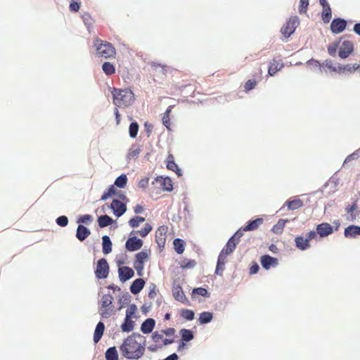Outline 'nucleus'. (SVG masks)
I'll return each mask as SVG.
<instances>
[{"label":"nucleus","instance_id":"37998d69","mask_svg":"<svg viewBox=\"0 0 360 360\" xmlns=\"http://www.w3.org/2000/svg\"><path fill=\"white\" fill-rule=\"evenodd\" d=\"M141 151V150L140 146H133L129 150L128 157L129 158L136 159L139 157Z\"/></svg>","mask_w":360,"mask_h":360},{"label":"nucleus","instance_id":"774afa93","mask_svg":"<svg viewBox=\"0 0 360 360\" xmlns=\"http://www.w3.org/2000/svg\"><path fill=\"white\" fill-rule=\"evenodd\" d=\"M144 210V208L142 205H136L134 207V211L136 214H140L141 212H143Z\"/></svg>","mask_w":360,"mask_h":360},{"label":"nucleus","instance_id":"39448f33","mask_svg":"<svg viewBox=\"0 0 360 360\" xmlns=\"http://www.w3.org/2000/svg\"><path fill=\"white\" fill-rule=\"evenodd\" d=\"M316 238V232L311 231L304 238L302 236H297L295 239L296 247L300 250H306L310 248L309 241Z\"/></svg>","mask_w":360,"mask_h":360},{"label":"nucleus","instance_id":"603ef678","mask_svg":"<svg viewBox=\"0 0 360 360\" xmlns=\"http://www.w3.org/2000/svg\"><path fill=\"white\" fill-rule=\"evenodd\" d=\"M195 265H196V262L194 259H184L181 262V266L183 269L193 268Z\"/></svg>","mask_w":360,"mask_h":360},{"label":"nucleus","instance_id":"a878e982","mask_svg":"<svg viewBox=\"0 0 360 360\" xmlns=\"http://www.w3.org/2000/svg\"><path fill=\"white\" fill-rule=\"evenodd\" d=\"M145 285V281L142 278L136 279L131 284L130 287V290L132 294L136 295L141 292V290L143 288Z\"/></svg>","mask_w":360,"mask_h":360},{"label":"nucleus","instance_id":"09e8293b","mask_svg":"<svg viewBox=\"0 0 360 360\" xmlns=\"http://www.w3.org/2000/svg\"><path fill=\"white\" fill-rule=\"evenodd\" d=\"M145 221V218L142 217H134L129 221L131 227L135 228L139 226L141 223Z\"/></svg>","mask_w":360,"mask_h":360},{"label":"nucleus","instance_id":"2eb2a0df","mask_svg":"<svg viewBox=\"0 0 360 360\" xmlns=\"http://www.w3.org/2000/svg\"><path fill=\"white\" fill-rule=\"evenodd\" d=\"M168 227L167 226H160L155 232V241L160 246H164L166 242V235Z\"/></svg>","mask_w":360,"mask_h":360},{"label":"nucleus","instance_id":"1a4fd4ad","mask_svg":"<svg viewBox=\"0 0 360 360\" xmlns=\"http://www.w3.org/2000/svg\"><path fill=\"white\" fill-rule=\"evenodd\" d=\"M262 70L260 68L253 74V78L248 79L243 86L244 91L248 92L255 88L257 83L261 80Z\"/></svg>","mask_w":360,"mask_h":360},{"label":"nucleus","instance_id":"3c124183","mask_svg":"<svg viewBox=\"0 0 360 360\" xmlns=\"http://www.w3.org/2000/svg\"><path fill=\"white\" fill-rule=\"evenodd\" d=\"M113 314V307L101 308V316L104 319H108Z\"/></svg>","mask_w":360,"mask_h":360},{"label":"nucleus","instance_id":"2f4dec72","mask_svg":"<svg viewBox=\"0 0 360 360\" xmlns=\"http://www.w3.org/2000/svg\"><path fill=\"white\" fill-rule=\"evenodd\" d=\"M98 222L99 226L103 228L109 225H111L113 223V219L108 215L105 214L98 217Z\"/></svg>","mask_w":360,"mask_h":360},{"label":"nucleus","instance_id":"412c9836","mask_svg":"<svg viewBox=\"0 0 360 360\" xmlns=\"http://www.w3.org/2000/svg\"><path fill=\"white\" fill-rule=\"evenodd\" d=\"M358 207L356 202H353L352 205H348L345 207V212L347 214V219L350 221L356 220L358 214Z\"/></svg>","mask_w":360,"mask_h":360},{"label":"nucleus","instance_id":"bb28decb","mask_svg":"<svg viewBox=\"0 0 360 360\" xmlns=\"http://www.w3.org/2000/svg\"><path fill=\"white\" fill-rule=\"evenodd\" d=\"M104 330H105L104 323L101 321L98 322V324L96 325V329L94 331V341L95 343H97L100 341V340L103 334Z\"/></svg>","mask_w":360,"mask_h":360},{"label":"nucleus","instance_id":"f704fd0d","mask_svg":"<svg viewBox=\"0 0 360 360\" xmlns=\"http://www.w3.org/2000/svg\"><path fill=\"white\" fill-rule=\"evenodd\" d=\"M105 356L106 360H118V354L115 347L108 349Z\"/></svg>","mask_w":360,"mask_h":360},{"label":"nucleus","instance_id":"4c0bfd02","mask_svg":"<svg viewBox=\"0 0 360 360\" xmlns=\"http://www.w3.org/2000/svg\"><path fill=\"white\" fill-rule=\"evenodd\" d=\"M113 297L110 294L103 295L101 297V308L110 307L112 306Z\"/></svg>","mask_w":360,"mask_h":360},{"label":"nucleus","instance_id":"4d7b16f0","mask_svg":"<svg viewBox=\"0 0 360 360\" xmlns=\"http://www.w3.org/2000/svg\"><path fill=\"white\" fill-rule=\"evenodd\" d=\"M56 223L58 226L64 227L68 224V219L66 216H60L56 219Z\"/></svg>","mask_w":360,"mask_h":360},{"label":"nucleus","instance_id":"6ab92c4d","mask_svg":"<svg viewBox=\"0 0 360 360\" xmlns=\"http://www.w3.org/2000/svg\"><path fill=\"white\" fill-rule=\"evenodd\" d=\"M283 67V63L281 58H274L269 63L268 74L274 76L278 71Z\"/></svg>","mask_w":360,"mask_h":360},{"label":"nucleus","instance_id":"680f3d73","mask_svg":"<svg viewBox=\"0 0 360 360\" xmlns=\"http://www.w3.org/2000/svg\"><path fill=\"white\" fill-rule=\"evenodd\" d=\"M342 70H347L348 72H354V70H357L359 68V65H357V64H354L352 67L350 66V65H345V66H342Z\"/></svg>","mask_w":360,"mask_h":360},{"label":"nucleus","instance_id":"79ce46f5","mask_svg":"<svg viewBox=\"0 0 360 360\" xmlns=\"http://www.w3.org/2000/svg\"><path fill=\"white\" fill-rule=\"evenodd\" d=\"M127 183V177L125 174L118 176L115 181V185L119 188H124Z\"/></svg>","mask_w":360,"mask_h":360},{"label":"nucleus","instance_id":"0e129e2a","mask_svg":"<svg viewBox=\"0 0 360 360\" xmlns=\"http://www.w3.org/2000/svg\"><path fill=\"white\" fill-rule=\"evenodd\" d=\"M164 188L167 191H172L173 188L172 183L169 179H164Z\"/></svg>","mask_w":360,"mask_h":360},{"label":"nucleus","instance_id":"e433bc0d","mask_svg":"<svg viewBox=\"0 0 360 360\" xmlns=\"http://www.w3.org/2000/svg\"><path fill=\"white\" fill-rule=\"evenodd\" d=\"M288 208L291 210H295L303 206V202L300 199H295L286 202Z\"/></svg>","mask_w":360,"mask_h":360},{"label":"nucleus","instance_id":"a211bd4d","mask_svg":"<svg viewBox=\"0 0 360 360\" xmlns=\"http://www.w3.org/2000/svg\"><path fill=\"white\" fill-rule=\"evenodd\" d=\"M119 278L122 282L130 279L134 276V270L129 266H122L118 269Z\"/></svg>","mask_w":360,"mask_h":360},{"label":"nucleus","instance_id":"052dcab7","mask_svg":"<svg viewBox=\"0 0 360 360\" xmlns=\"http://www.w3.org/2000/svg\"><path fill=\"white\" fill-rule=\"evenodd\" d=\"M193 294H198V295L203 296V297H207L208 295L207 290L205 288H195L193 290Z\"/></svg>","mask_w":360,"mask_h":360},{"label":"nucleus","instance_id":"9d476101","mask_svg":"<svg viewBox=\"0 0 360 360\" xmlns=\"http://www.w3.org/2000/svg\"><path fill=\"white\" fill-rule=\"evenodd\" d=\"M148 258V254L146 251H141L136 255L134 267L137 271L139 275L141 274V272L143 269V264Z\"/></svg>","mask_w":360,"mask_h":360},{"label":"nucleus","instance_id":"a19ab883","mask_svg":"<svg viewBox=\"0 0 360 360\" xmlns=\"http://www.w3.org/2000/svg\"><path fill=\"white\" fill-rule=\"evenodd\" d=\"M180 315L182 318L188 321L193 320L195 316L194 312L192 310L187 309H181L180 311Z\"/></svg>","mask_w":360,"mask_h":360},{"label":"nucleus","instance_id":"9b49d317","mask_svg":"<svg viewBox=\"0 0 360 360\" xmlns=\"http://www.w3.org/2000/svg\"><path fill=\"white\" fill-rule=\"evenodd\" d=\"M353 51V43L349 41H344L339 49L338 55L341 58H347Z\"/></svg>","mask_w":360,"mask_h":360},{"label":"nucleus","instance_id":"6e6552de","mask_svg":"<svg viewBox=\"0 0 360 360\" xmlns=\"http://www.w3.org/2000/svg\"><path fill=\"white\" fill-rule=\"evenodd\" d=\"M152 340L156 343L158 348H162L163 346L172 344L174 342L173 338H164V334L162 331H155L152 335Z\"/></svg>","mask_w":360,"mask_h":360},{"label":"nucleus","instance_id":"49530a36","mask_svg":"<svg viewBox=\"0 0 360 360\" xmlns=\"http://www.w3.org/2000/svg\"><path fill=\"white\" fill-rule=\"evenodd\" d=\"M116 194V189L113 185L110 186L109 188L104 192V193L102 195L101 200H106L108 198Z\"/></svg>","mask_w":360,"mask_h":360},{"label":"nucleus","instance_id":"4be33fe9","mask_svg":"<svg viewBox=\"0 0 360 360\" xmlns=\"http://www.w3.org/2000/svg\"><path fill=\"white\" fill-rule=\"evenodd\" d=\"M172 294L176 300L184 304L188 302V300L181 286H174L172 288Z\"/></svg>","mask_w":360,"mask_h":360},{"label":"nucleus","instance_id":"f3484780","mask_svg":"<svg viewBox=\"0 0 360 360\" xmlns=\"http://www.w3.org/2000/svg\"><path fill=\"white\" fill-rule=\"evenodd\" d=\"M143 245V241L136 237L129 238L125 244L127 250L129 251H135L139 250Z\"/></svg>","mask_w":360,"mask_h":360},{"label":"nucleus","instance_id":"6e6d98bb","mask_svg":"<svg viewBox=\"0 0 360 360\" xmlns=\"http://www.w3.org/2000/svg\"><path fill=\"white\" fill-rule=\"evenodd\" d=\"M136 311V307L134 304H131V305L129 306L126 310V317L125 318L131 319V317L134 316Z\"/></svg>","mask_w":360,"mask_h":360},{"label":"nucleus","instance_id":"b1692460","mask_svg":"<svg viewBox=\"0 0 360 360\" xmlns=\"http://www.w3.org/2000/svg\"><path fill=\"white\" fill-rule=\"evenodd\" d=\"M91 234L90 231L84 226L79 224L77 229L76 237L80 240L83 241L87 238Z\"/></svg>","mask_w":360,"mask_h":360},{"label":"nucleus","instance_id":"20e7f679","mask_svg":"<svg viewBox=\"0 0 360 360\" xmlns=\"http://www.w3.org/2000/svg\"><path fill=\"white\" fill-rule=\"evenodd\" d=\"M243 233L240 230L237 231L234 235L229 238L226 246L221 250L219 255L227 257L231 254L236 248L237 244L239 243L240 238L242 237Z\"/></svg>","mask_w":360,"mask_h":360},{"label":"nucleus","instance_id":"c85d7f7f","mask_svg":"<svg viewBox=\"0 0 360 360\" xmlns=\"http://www.w3.org/2000/svg\"><path fill=\"white\" fill-rule=\"evenodd\" d=\"M332 17V11L330 5L323 6L321 12V18L324 23H328Z\"/></svg>","mask_w":360,"mask_h":360},{"label":"nucleus","instance_id":"13d9d810","mask_svg":"<svg viewBox=\"0 0 360 360\" xmlns=\"http://www.w3.org/2000/svg\"><path fill=\"white\" fill-rule=\"evenodd\" d=\"M93 218L92 216L90 214H84L81 216L79 219L77 220L78 223L82 224H89L92 221Z\"/></svg>","mask_w":360,"mask_h":360},{"label":"nucleus","instance_id":"aec40b11","mask_svg":"<svg viewBox=\"0 0 360 360\" xmlns=\"http://www.w3.org/2000/svg\"><path fill=\"white\" fill-rule=\"evenodd\" d=\"M264 222L262 218H257L255 220L249 221L247 224L240 230L243 233L244 231H252L257 230Z\"/></svg>","mask_w":360,"mask_h":360},{"label":"nucleus","instance_id":"473e14b6","mask_svg":"<svg viewBox=\"0 0 360 360\" xmlns=\"http://www.w3.org/2000/svg\"><path fill=\"white\" fill-rule=\"evenodd\" d=\"M134 328V321L129 318H125L124 323L121 325V329L123 332H130Z\"/></svg>","mask_w":360,"mask_h":360},{"label":"nucleus","instance_id":"5701e85b","mask_svg":"<svg viewBox=\"0 0 360 360\" xmlns=\"http://www.w3.org/2000/svg\"><path fill=\"white\" fill-rule=\"evenodd\" d=\"M344 235L346 238H356L360 236V226L350 225L345 228Z\"/></svg>","mask_w":360,"mask_h":360},{"label":"nucleus","instance_id":"dca6fc26","mask_svg":"<svg viewBox=\"0 0 360 360\" xmlns=\"http://www.w3.org/2000/svg\"><path fill=\"white\" fill-rule=\"evenodd\" d=\"M261 264L265 269H269L271 267H275L278 265V259L275 257L265 255L261 257Z\"/></svg>","mask_w":360,"mask_h":360},{"label":"nucleus","instance_id":"864d4df0","mask_svg":"<svg viewBox=\"0 0 360 360\" xmlns=\"http://www.w3.org/2000/svg\"><path fill=\"white\" fill-rule=\"evenodd\" d=\"M82 20L84 22V24L88 27H90L93 25L94 20L91 18V15L89 13H84L82 16Z\"/></svg>","mask_w":360,"mask_h":360},{"label":"nucleus","instance_id":"c9c22d12","mask_svg":"<svg viewBox=\"0 0 360 360\" xmlns=\"http://www.w3.org/2000/svg\"><path fill=\"white\" fill-rule=\"evenodd\" d=\"M173 244L174 250L178 254H182L184 252L185 246V242L184 240L176 238L174 239Z\"/></svg>","mask_w":360,"mask_h":360},{"label":"nucleus","instance_id":"7ed1b4c3","mask_svg":"<svg viewBox=\"0 0 360 360\" xmlns=\"http://www.w3.org/2000/svg\"><path fill=\"white\" fill-rule=\"evenodd\" d=\"M94 44L96 48V54L99 57L110 58L115 56V49L110 43L96 37L94 39Z\"/></svg>","mask_w":360,"mask_h":360},{"label":"nucleus","instance_id":"c756f323","mask_svg":"<svg viewBox=\"0 0 360 360\" xmlns=\"http://www.w3.org/2000/svg\"><path fill=\"white\" fill-rule=\"evenodd\" d=\"M103 243V252L105 255H108L112 251V243L110 238L108 236H104L102 238Z\"/></svg>","mask_w":360,"mask_h":360},{"label":"nucleus","instance_id":"ddd939ff","mask_svg":"<svg viewBox=\"0 0 360 360\" xmlns=\"http://www.w3.org/2000/svg\"><path fill=\"white\" fill-rule=\"evenodd\" d=\"M347 25V22L342 18L334 19L330 24V30L334 34H339L343 32Z\"/></svg>","mask_w":360,"mask_h":360},{"label":"nucleus","instance_id":"bf43d9fd","mask_svg":"<svg viewBox=\"0 0 360 360\" xmlns=\"http://www.w3.org/2000/svg\"><path fill=\"white\" fill-rule=\"evenodd\" d=\"M80 8L79 0H72L70 4V9L74 12H77Z\"/></svg>","mask_w":360,"mask_h":360},{"label":"nucleus","instance_id":"72a5a7b5","mask_svg":"<svg viewBox=\"0 0 360 360\" xmlns=\"http://www.w3.org/2000/svg\"><path fill=\"white\" fill-rule=\"evenodd\" d=\"M179 333L181 336V341L188 342L193 339L194 336L191 330L182 328L180 330Z\"/></svg>","mask_w":360,"mask_h":360},{"label":"nucleus","instance_id":"ea45409f","mask_svg":"<svg viewBox=\"0 0 360 360\" xmlns=\"http://www.w3.org/2000/svg\"><path fill=\"white\" fill-rule=\"evenodd\" d=\"M102 70L106 75H112L115 72L114 65L110 62H105L102 65Z\"/></svg>","mask_w":360,"mask_h":360},{"label":"nucleus","instance_id":"0eeeda50","mask_svg":"<svg viewBox=\"0 0 360 360\" xmlns=\"http://www.w3.org/2000/svg\"><path fill=\"white\" fill-rule=\"evenodd\" d=\"M109 274V265L105 258L100 259L96 264L95 274L97 278L102 279L108 277Z\"/></svg>","mask_w":360,"mask_h":360},{"label":"nucleus","instance_id":"f03ea898","mask_svg":"<svg viewBox=\"0 0 360 360\" xmlns=\"http://www.w3.org/2000/svg\"><path fill=\"white\" fill-rule=\"evenodd\" d=\"M113 103L119 108L131 105L135 101V96L129 89H116L112 91Z\"/></svg>","mask_w":360,"mask_h":360},{"label":"nucleus","instance_id":"4468645a","mask_svg":"<svg viewBox=\"0 0 360 360\" xmlns=\"http://www.w3.org/2000/svg\"><path fill=\"white\" fill-rule=\"evenodd\" d=\"M110 208L113 210L114 214L117 217H121L127 210L126 205L119 200H113L111 202Z\"/></svg>","mask_w":360,"mask_h":360},{"label":"nucleus","instance_id":"de8ad7c7","mask_svg":"<svg viewBox=\"0 0 360 360\" xmlns=\"http://www.w3.org/2000/svg\"><path fill=\"white\" fill-rule=\"evenodd\" d=\"M309 6V0H300L298 6V12L300 14H305Z\"/></svg>","mask_w":360,"mask_h":360},{"label":"nucleus","instance_id":"f8f14e48","mask_svg":"<svg viewBox=\"0 0 360 360\" xmlns=\"http://www.w3.org/2000/svg\"><path fill=\"white\" fill-rule=\"evenodd\" d=\"M316 236L319 235L321 238L326 237L333 232L332 226L326 222L321 223L316 226Z\"/></svg>","mask_w":360,"mask_h":360},{"label":"nucleus","instance_id":"f257e3e1","mask_svg":"<svg viewBox=\"0 0 360 360\" xmlns=\"http://www.w3.org/2000/svg\"><path fill=\"white\" fill-rule=\"evenodd\" d=\"M120 350L124 358L138 360L145 353L146 338L139 333H132L124 340Z\"/></svg>","mask_w":360,"mask_h":360},{"label":"nucleus","instance_id":"423d86ee","mask_svg":"<svg viewBox=\"0 0 360 360\" xmlns=\"http://www.w3.org/2000/svg\"><path fill=\"white\" fill-rule=\"evenodd\" d=\"M299 24V19L297 16L290 18L285 25L281 27V32L282 34L285 38L289 37L295 32Z\"/></svg>","mask_w":360,"mask_h":360},{"label":"nucleus","instance_id":"7c9ffc66","mask_svg":"<svg viewBox=\"0 0 360 360\" xmlns=\"http://www.w3.org/2000/svg\"><path fill=\"white\" fill-rule=\"evenodd\" d=\"M226 257L223 256L222 255H219L218 257L217 264L215 270L216 274L221 275L223 271L224 270V266L226 264Z\"/></svg>","mask_w":360,"mask_h":360},{"label":"nucleus","instance_id":"a18cd8bd","mask_svg":"<svg viewBox=\"0 0 360 360\" xmlns=\"http://www.w3.org/2000/svg\"><path fill=\"white\" fill-rule=\"evenodd\" d=\"M139 124L136 122H131L129 125V132L131 138H136L139 131Z\"/></svg>","mask_w":360,"mask_h":360},{"label":"nucleus","instance_id":"cd10ccee","mask_svg":"<svg viewBox=\"0 0 360 360\" xmlns=\"http://www.w3.org/2000/svg\"><path fill=\"white\" fill-rule=\"evenodd\" d=\"M167 167L168 169L175 172L178 176H181V170L179 169L178 165L175 163L174 156L170 154L167 159Z\"/></svg>","mask_w":360,"mask_h":360},{"label":"nucleus","instance_id":"69168bd1","mask_svg":"<svg viewBox=\"0 0 360 360\" xmlns=\"http://www.w3.org/2000/svg\"><path fill=\"white\" fill-rule=\"evenodd\" d=\"M336 51H337V44H331V45L328 46V51L330 56H335Z\"/></svg>","mask_w":360,"mask_h":360},{"label":"nucleus","instance_id":"e2e57ef3","mask_svg":"<svg viewBox=\"0 0 360 360\" xmlns=\"http://www.w3.org/2000/svg\"><path fill=\"white\" fill-rule=\"evenodd\" d=\"M161 331L163 333L164 335L168 337H172L176 332L174 328H168L166 330H162Z\"/></svg>","mask_w":360,"mask_h":360},{"label":"nucleus","instance_id":"58836bf2","mask_svg":"<svg viewBox=\"0 0 360 360\" xmlns=\"http://www.w3.org/2000/svg\"><path fill=\"white\" fill-rule=\"evenodd\" d=\"M212 314L208 311L202 312L200 314L199 322L200 324H205L210 322L212 319Z\"/></svg>","mask_w":360,"mask_h":360},{"label":"nucleus","instance_id":"393cba45","mask_svg":"<svg viewBox=\"0 0 360 360\" xmlns=\"http://www.w3.org/2000/svg\"><path fill=\"white\" fill-rule=\"evenodd\" d=\"M155 325V321L153 319H147L141 325V330L144 334L150 333L153 331Z\"/></svg>","mask_w":360,"mask_h":360},{"label":"nucleus","instance_id":"c03bdc74","mask_svg":"<svg viewBox=\"0 0 360 360\" xmlns=\"http://www.w3.org/2000/svg\"><path fill=\"white\" fill-rule=\"evenodd\" d=\"M285 226V221L283 219H280L276 224H275L271 231L276 234L281 233L283 232V228Z\"/></svg>","mask_w":360,"mask_h":360},{"label":"nucleus","instance_id":"8fccbe9b","mask_svg":"<svg viewBox=\"0 0 360 360\" xmlns=\"http://www.w3.org/2000/svg\"><path fill=\"white\" fill-rule=\"evenodd\" d=\"M172 105L169 106L167 110L165 111L164 116L162 117V123L167 128H169V126L170 124L169 113L172 111Z\"/></svg>","mask_w":360,"mask_h":360},{"label":"nucleus","instance_id":"5fc2aeb1","mask_svg":"<svg viewBox=\"0 0 360 360\" xmlns=\"http://www.w3.org/2000/svg\"><path fill=\"white\" fill-rule=\"evenodd\" d=\"M152 230V226L149 224H146L144 227L142 228L139 231V233L141 236L145 237Z\"/></svg>","mask_w":360,"mask_h":360},{"label":"nucleus","instance_id":"338daca9","mask_svg":"<svg viewBox=\"0 0 360 360\" xmlns=\"http://www.w3.org/2000/svg\"><path fill=\"white\" fill-rule=\"evenodd\" d=\"M259 267L257 264H253L250 268V274H255L257 273V271H259Z\"/></svg>","mask_w":360,"mask_h":360}]
</instances>
